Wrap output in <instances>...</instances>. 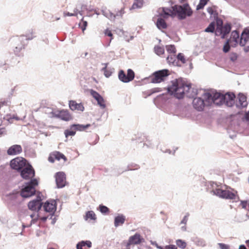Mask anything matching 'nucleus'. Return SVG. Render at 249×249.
<instances>
[{"mask_svg": "<svg viewBox=\"0 0 249 249\" xmlns=\"http://www.w3.org/2000/svg\"><path fill=\"white\" fill-rule=\"evenodd\" d=\"M172 85L168 87V93L178 99H182L185 95L189 98H194L198 94V90L192 88V84H186L182 78L171 81Z\"/></svg>", "mask_w": 249, "mask_h": 249, "instance_id": "1", "label": "nucleus"}, {"mask_svg": "<svg viewBox=\"0 0 249 249\" xmlns=\"http://www.w3.org/2000/svg\"><path fill=\"white\" fill-rule=\"evenodd\" d=\"M174 11V16L177 17L179 20L185 19L193 15V11L188 3L183 4H175L172 6Z\"/></svg>", "mask_w": 249, "mask_h": 249, "instance_id": "2", "label": "nucleus"}, {"mask_svg": "<svg viewBox=\"0 0 249 249\" xmlns=\"http://www.w3.org/2000/svg\"><path fill=\"white\" fill-rule=\"evenodd\" d=\"M38 184L36 178L31 179L29 181L24 183L21 189L20 195L23 198H28L35 195L36 186Z\"/></svg>", "mask_w": 249, "mask_h": 249, "instance_id": "3", "label": "nucleus"}, {"mask_svg": "<svg viewBox=\"0 0 249 249\" xmlns=\"http://www.w3.org/2000/svg\"><path fill=\"white\" fill-rule=\"evenodd\" d=\"M212 190L210 193L213 195L219 197L226 199H235L236 195L229 190H222L217 188V184L214 182L210 181L209 183Z\"/></svg>", "mask_w": 249, "mask_h": 249, "instance_id": "4", "label": "nucleus"}, {"mask_svg": "<svg viewBox=\"0 0 249 249\" xmlns=\"http://www.w3.org/2000/svg\"><path fill=\"white\" fill-rule=\"evenodd\" d=\"M203 96L206 106H211L213 104L216 106H219V101L220 98L221 93L217 92L216 90L212 92H206L205 90H203L202 93Z\"/></svg>", "mask_w": 249, "mask_h": 249, "instance_id": "5", "label": "nucleus"}, {"mask_svg": "<svg viewBox=\"0 0 249 249\" xmlns=\"http://www.w3.org/2000/svg\"><path fill=\"white\" fill-rule=\"evenodd\" d=\"M11 41L13 43L14 53L17 55H19V53L25 49L28 43L25 41L24 36L13 37L11 38Z\"/></svg>", "mask_w": 249, "mask_h": 249, "instance_id": "6", "label": "nucleus"}, {"mask_svg": "<svg viewBox=\"0 0 249 249\" xmlns=\"http://www.w3.org/2000/svg\"><path fill=\"white\" fill-rule=\"evenodd\" d=\"M216 30L219 32L222 39L225 38L231 32V25L230 23L227 22L223 25L222 20L218 19L217 20Z\"/></svg>", "mask_w": 249, "mask_h": 249, "instance_id": "7", "label": "nucleus"}, {"mask_svg": "<svg viewBox=\"0 0 249 249\" xmlns=\"http://www.w3.org/2000/svg\"><path fill=\"white\" fill-rule=\"evenodd\" d=\"M135 77V73L134 71L128 69L127 71V73H125L123 70H120L118 72V78L119 80L123 83H129L132 81Z\"/></svg>", "mask_w": 249, "mask_h": 249, "instance_id": "8", "label": "nucleus"}, {"mask_svg": "<svg viewBox=\"0 0 249 249\" xmlns=\"http://www.w3.org/2000/svg\"><path fill=\"white\" fill-rule=\"evenodd\" d=\"M169 71L163 69L155 71L153 73L154 77L152 78V83H159L164 81V78L169 75Z\"/></svg>", "mask_w": 249, "mask_h": 249, "instance_id": "9", "label": "nucleus"}, {"mask_svg": "<svg viewBox=\"0 0 249 249\" xmlns=\"http://www.w3.org/2000/svg\"><path fill=\"white\" fill-rule=\"evenodd\" d=\"M10 164L12 169L19 172L25 166V160L23 158L17 157L12 160Z\"/></svg>", "mask_w": 249, "mask_h": 249, "instance_id": "10", "label": "nucleus"}, {"mask_svg": "<svg viewBox=\"0 0 249 249\" xmlns=\"http://www.w3.org/2000/svg\"><path fill=\"white\" fill-rule=\"evenodd\" d=\"M19 172L22 178L25 179L31 180L35 176V171L31 165L25 166Z\"/></svg>", "mask_w": 249, "mask_h": 249, "instance_id": "11", "label": "nucleus"}, {"mask_svg": "<svg viewBox=\"0 0 249 249\" xmlns=\"http://www.w3.org/2000/svg\"><path fill=\"white\" fill-rule=\"evenodd\" d=\"M54 178L57 188H62L66 185V178L64 172H56L54 175Z\"/></svg>", "mask_w": 249, "mask_h": 249, "instance_id": "12", "label": "nucleus"}, {"mask_svg": "<svg viewBox=\"0 0 249 249\" xmlns=\"http://www.w3.org/2000/svg\"><path fill=\"white\" fill-rule=\"evenodd\" d=\"M56 206L57 203L56 200L49 199L44 203L43 209L46 212L52 213V216H53L56 210Z\"/></svg>", "mask_w": 249, "mask_h": 249, "instance_id": "13", "label": "nucleus"}, {"mask_svg": "<svg viewBox=\"0 0 249 249\" xmlns=\"http://www.w3.org/2000/svg\"><path fill=\"white\" fill-rule=\"evenodd\" d=\"M192 104L193 107L199 111H202L206 106L204 100L201 97L193 98Z\"/></svg>", "mask_w": 249, "mask_h": 249, "instance_id": "14", "label": "nucleus"}, {"mask_svg": "<svg viewBox=\"0 0 249 249\" xmlns=\"http://www.w3.org/2000/svg\"><path fill=\"white\" fill-rule=\"evenodd\" d=\"M90 93L92 96L97 102L98 105L101 108L103 109L106 107L103 97L98 92L91 89L90 90Z\"/></svg>", "mask_w": 249, "mask_h": 249, "instance_id": "15", "label": "nucleus"}, {"mask_svg": "<svg viewBox=\"0 0 249 249\" xmlns=\"http://www.w3.org/2000/svg\"><path fill=\"white\" fill-rule=\"evenodd\" d=\"M247 97L243 93H239L236 100L235 106L236 107L239 108H244L247 107Z\"/></svg>", "mask_w": 249, "mask_h": 249, "instance_id": "16", "label": "nucleus"}, {"mask_svg": "<svg viewBox=\"0 0 249 249\" xmlns=\"http://www.w3.org/2000/svg\"><path fill=\"white\" fill-rule=\"evenodd\" d=\"M249 39V27H246L243 30L240 36L239 45L242 47H245Z\"/></svg>", "mask_w": 249, "mask_h": 249, "instance_id": "17", "label": "nucleus"}, {"mask_svg": "<svg viewBox=\"0 0 249 249\" xmlns=\"http://www.w3.org/2000/svg\"><path fill=\"white\" fill-rule=\"evenodd\" d=\"M22 147L19 144H14L10 146L7 150V154L8 155H16L21 153Z\"/></svg>", "mask_w": 249, "mask_h": 249, "instance_id": "18", "label": "nucleus"}, {"mask_svg": "<svg viewBox=\"0 0 249 249\" xmlns=\"http://www.w3.org/2000/svg\"><path fill=\"white\" fill-rule=\"evenodd\" d=\"M162 11L159 14L160 17L163 18H167L169 17L174 18V11L172 8L162 7Z\"/></svg>", "mask_w": 249, "mask_h": 249, "instance_id": "19", "label": "nucleus"}, {"mask_svg": "<svg viewBox=\"0 0 249 249\" xmlns=\"http://www.w3.org/2000/svg\"><path fill=\"white\" fill-rule=\"evenodd\" d=\"M42 201L40 193L37 194L36 198L34 200L30 201L28 204V207L29 210L35 211L36 209V206L39 203Z\"/></svg>", "mask_w": 249, "mask_h": 249, "instance_id": "20", "label": "nucleus"}, {"mask_svg": "<svg viewBox=\"0 0 249 249\" xmlns=\"http://www.w3.org/2000/svg\"><path fill=\"white\" fill-rule=\"evenodd\" d=\"M69 106L70 108L72 111L77 110L83 111L85 109L83 105L81 103H77L76 101L74 100H70L69 101Z\"/></svg>", "mask_w": 249, "mask_h": 249, "instance_id": "21", "label": "nucleus"}, {"mask_svg": "<svg viewBox=\"0 0 249 249\" xmlns=\"http://www.w3.org/2000/svg\"><path fill=\"white\" fill-rule=\"evenodd\" d=\"M193 243L198 247H205L207 245L206 241L203 238L197 236H193L191 238Z\"/></svg>", "mask_w": 249, "mask_h": 249, "instance_id": "22", "label": "nucleus"}, {"mask_svg": "<svg viewBox=\"0 0 249 249\" xmlns=\"http://www.w3.org/2000/svg\"><path fill=\"white\" fill-rule=\"evenodd\" d=\"M129 240L133 245H138L143 242L144 239L141 236L139 233L136 232L134 235L131 236Z\"/></svg>", "mask_w": 249, "mask_h": 249, "instance_id": "23", "label": "nucleus"}, {"mask_svg": "<svg viewBox=\"0 0 249 249\" xmlns=\"http://www.w3.org/2000/svg\"><path fill=\"white\" fill-rule=\"evenodd\" d=\"M125 216L123 214H118V215L114 217V224L116 228L119 226L123 225L125 221Z\"/></svg>", "mask_w": 249, "mask_h": 249, "instance_id": "24", "label": "nucleus"}, {"mask_svg": "<svg viewBox=\"0 0 249 249\" xmlns=\"http://www.w3.org/2000/svg\"><path fill=\"white\" fill-rule=\"evenodd\" d=\"M220 98L219 101V106H220L223 104L229 107H232L235 104V101H227L226 95H224L221 93Z\"/></svg>", "mask_w": 249, "mask_h": 249, "instance_id": "25", "label": "nucleus"}, {"mask_svg": "<svg viewBox=\"0 0 249 249\" xmlns=\"http://www.w3.org/2000/svg\"><path fill=\"white\" fill-rule=\"evenodd\" d=\"M59 119L65 121H69L72 120V117L68 110L62 109L60 110Z\"/></svg>", "mask_w": 249, "mask_h": 249, "instance_id": "26", "label": "nucleus"}, {"mask_svg": "<svg viewBox=\"0 0 249 249\" xmlns=\"http://www.w3.org/2000/svg\"><path fill=\"white\" fill-rule=\"evenodd\" d=\"M249 219V213L246 214L239 213L235 215L234 217V221L238 223L243 222Z\"/></svg>", "mask_w": 249, "mask_h": 249, "instance_id": "27", "label": "nucleus"}, {"mask_svg": "<svg viewBox=\"0 0 249 249\" xmlns=\"http://www.w3.org/2000/svg\"><path fill=\"white\" fill-rule=\"evenodd\" d=\"M6 196L8 197V200L11 202L13 205H15V202L18 196V193L17 191H14L9 194H6Z\"/></svg>", "mask_w": 249, "mask_h": 249, "instance_id": "28", "label": "nucleus"}, {"mask_svg": "<svg viewBox=\"0 0 249 249\" xmlns=\"http://www.w3.org/2000/svg\"><path fill=\"white\" fill-rule=\"evenodd\" d=\"M166 60L168 63L172 64L174 66L178 67H181V65L179 64L178 61H177V56H176L174 54H171L168 55L167 57Z\"/></svg>", "mask_w": 249, "mask_h": 249, "instance_id": "29", "label": "nucleus"}, {"mask_svg": "<svg viewBox=\"0 0 249 249\" xmlns=\"http://www.w3.org/2000/svg\"><path fill=\"white\" fill-rule=\"evenodd\" d=\"M156 26L157 28L160 29H165L167 27V24L164 19L161 17L158 18L156 22Z\"/></svg>", "mask_w": 249, "mask_h": 249, "instance_id": "30", "label": "nucleus"}, {"mask_svg": "<svg viewBox=\"0 0 249 249\" xmlns=\"http://www.w3.org/2000/svg\"><path fill=\"white\" fill-rule=\"evenodd\" d=\"M90 126V124H87L86 125L80 124H73L71 125V129H74L75 130L81 131L85 130L86 129L89 128Z\"/></svg>", "mask_w": 249, "mask_h": 249, "instance_id": "31", "label": "nucleus"}, {"mask_svg": "<svg viewBox=\"0 0 249 249\" xmlns=\"http://www.w3.org/2000/svg\"><path fill=\"white\" fill-rule=\"evenodd\" d=\"M101 12L102 14L108 19H114L115 18H116V16H114V14L113 13H112L109 10L106 8L102 9L101 10Z\"/></svg>", "mask_w": 249, "mask_h": 249, "instance_id": "32", "label": "nucleus"}, {"mask_svg": "<svg viewBox=\"0 0 249 249\" xmlns=\"http://www.w3.org/2000/svg\"><path fill=\"white\" fill-rule=\"evenodd\" d=\"M240 36L239 32L236 30H234L231 32V38L232 42H239L240 40Z\"/></svg>", "mask_w": 249, "mask_h": 249, "instance_id": "33", "label": "nucleus"}, {"mask_svg": "<svg viewBox=\"0 0 249 249\" xmlns=\"http://www.w3.org/2000/svg\"><path fill=\"white\" fill-rule=\"evenodd\" d=\"M52 155L54 157V159L57 160H59L61 159H63L64 161L67 160L66 156L63 154L58 151L54 152Z\"/></svg>", "mask_w": 249, "mask_h": 249, "instance_id": "34", "label": "nucleus"}, {"mask_svg": "<svg viewBox=\"0 0 249 249\" xmlns=\"http://www.w3.org/2000/svg\"><path fill=\"white\" fill-rule=\"evenodd\" d=\"M12 91L8 95L7 98L6 100L0 101V113H1V108L3 106H8L9 104L10 103V99L12 96Z\"/></svg>", "mask_w": 249, "mask_h": 249, "instance_id": "35", "label": "nucleus"}, {"mask_svg": "<svg viewBox=\"0 0 249 249\" xmlns=\"http://www.w3.org/2000/svg\"><path fill=\"white\" fill-rule=\"evenodd\" d=\"M231 43V38L227 39L223 47V52H224L225 53H227L230 51L231 47L230 43Z\"/></svg>", "mask_w": 249, "mask_h": 249, "instance_id": "36", "label": "nucleus"}, {"mask_svg": "<svg viewBox=\"0 0 249 249\" xmlns=\"http://www.w3.org/2000/svg\"><path fill=\"white\" fill-rule=\"evenodd\" d=\"M215 23L214 21L211 22L208 27L205 28L204 32L207 33H213L215 31Z\"/></svg>", "mask_w": 249, "mask_h": 249, "instance_id": "37", "label": "nucleus"}, {"mask_svg": "<svg viewBox=\"0 0 249 249\" xmlns=\"http://www.w3.org/2000/svg\"><path fill=\"white\" fill-rule=\"evenodd\" d=\"M88 219L91 220H96V217L94 212L92 211H89L86 212L85 216V219L87 220Z\"/></svg>", "mask_w": 249, "mask_h": 249, "instance_id": "38", "label": "nucleus"}, {"mask_svg": "<svg viewBox=\"0 0 249 249\" xmlns=\"http://www.w3.org/2000/svg\"><path fill=\"white\" fill-rule=\"evenodd\" d=\"M113 71V69L107 68L106 67H103L101 69V71L104 72V75L107 78H108L111 75Z\"/></svg>", "mask_w": 249, "mask_h": 249, "instance_id": "39", "label": "nucleus"}, {"mask_svg": "<svg viewBox=\"0 0 249 249\" xmlns=\"http://www.w3.org/2000/svg\"><path fill=\"white\" fill-rule=\"evenodd\" d=\"M143 5V0H135L131 9L141 8Z\"/></svg>", "mask_w": 249, "mask_h": 249, "instance_id": "40", "label": "nucleus"}, {"mask_svg": "<svg viewBox=\"0 0 249 249\" xmlns=\"http://www.w3.org/2000/svg\"><path fill=\"white\" fill-rule=\"evenodd\" d=\"M24 36L25 41L27 42V41L31 40L33 39L34 37H35V36H34V33L33 30L29 31L28 33H26L25 35H23Z\"/></svg>", "mask_w": 249, "mask_h": 249, "instance_id": "41", "label": "nucleus"}, {"mask_svg": "<svg viewBox=\"0 0 249 249\" xmlns=\"http://www.w3.org/2000/svg\"><path fill=\"white\" fill-rule=\"evenodd\" d=\"M177 61H180L182 64H185L186 61H188L189 59H186L184 55L181 53H179L177 55Z\"/></svg>", "mask_w": 249, "mask_h": 249, "instance_id": "42", "label": "nucleus"}, {"mask_svg": "<svg viewBox=\"0 0 249 249\" xmlns=\"http://www.w3.org/2000/svg\"><path fill=\"white\" fill-rule=\"evenodd\" d=\"M209 1V0H200L199 3L196 6V10L203 9Z\"/></svg>", "mask_w": 249, "mask_h": 249, "instance_id": "43", "label": "nucleus"}, {"mask_svg": "<svg viewBox=\"0 0 249 249\" xmlns=\"http://www.w3.org/2000/svg\"><path fill=\"white\" fill-rule=\"evenodd\" d=\"M177 246L179 248L184 249L186 247L187 243L181 239H178L176 241Z\"/></svg>", "mask_w": 249, "mask_h": 249, "instance_id": "44", "label": "nucleus"}, {"mask_svg": "<svg viewBox=\"0 0 249 249\" xmlns=\"http://www.w3.org/2000/svg\"><path fill=\"white\" fill-rule=\"evenodd\" d=\"M99 209L100 212L104 214L108 213L109 212V209L103 204H100L99 205Z\"/></svg>", "mask_w": 249, "mask_h": 249, "instance_id": "45", "label": "nucleus"}, {"mask_svg": "<svg viewBox=\"0 0 249 249\" xmlns=\"http://www.w3.org/2000/svg\"><path fill=\"white\" fill-rule=\"evenodd\" d=\"M167 51L170 53H175L176 49L174 45H169L166 46Z\"/></svg>", "mask_w": 249, "mask_h": 249, "instance_id": "46", "label": "nucleus"}, {"mask_svg": "<svg viewBox=\"0 0 249 249\" xmlns=\"http://www.w3.org/2000/svg\"><path fill=\"white\" fill-rule=\"evenodd\" d=\"M75 130L73 129V130H72V129H67L65 131V137L66 138H68L69 136H74L75 134Z\"/></svg>", "mask_w": 249, "mask_h": 249, "instance_id": "47", "label": "nucleus"}, {"mask_svg": "<svg viewBox=\"0 0 249 249\" xmlns=\"http://www.w3.org/2000/svg\"><path fill=\"white\" fill-rule=\"evenodd\" d=\"M227 101H235V95L233 93L228 92L226 94Z\"/></svg>", "mask_w": 249, "mask_h": 249, "instance_id": "48", "label": "nucleus"}, {"mask_svg": "<svg viewBox=\"0 0 249 249\" xmlns=\"http://www.w3.org/2000/svg\"><path fill=\"white\" fill-rule=\"evenodd\" d=\"M227 101H235V95L233 93L228 92L226 94Z\"/></svg>", "mask_w": 249, "mask_h": 249, "instance_id": "49", "label": "nucleus"}, {"mask_svg": "<svg viewBox=\"0 0 249 249\" xmlns=\"http://www.w3.org/2000/svg\"><path fill=\"white\" fill-rule=\"evenodd\" d=\"M154 49L156 54L159 55L163 54L164 52V49L159 46H155Z\"/></svg>", "mask_w": 249, "mask_h": 249, "instance_id": "50", "label": "nucleus"}, {"mask_svg": "<svg viewBox=\"0 0 249 249\" xmlns=\"http://www.w3.org/2000/svg\"><path fill=\"white\" fill-rule=\"evenodd\" d=\"M240 204L242 206V208L248 210L249 212L248 213H249V203L248 202V201L241 200Z\"/></svg>", "mask_w": 249, "mask_h": 249, "instance_id": "51", "label": "nucleus"}, {"mask_svg": "<svg viewBox=\"0 0 249 249\" xmlns=\"http://www.w3.org/2000/svg\"><path fill=\"white\" fill-rule=\"evenodd\" d=\"M52 117L59 118L60 116V110L52 111L51 113Z\"/></svg>", "mask_w": 249, "mask_h": 249, "instance_id": "52", "label": "nucleus"}, {"mask_svg": "<svg viewBox=\"0 0 249 249\" xmlns=\"http://www.w3.org/2000/svg\"><path fill=\"white\" fill-rule=\"evenodd\" d=\"M105 35L107 36H108L109 37H110V42L111 41V40L113 39V34L111 32V31L108 29H106L105 31Z\"/></svg>", "mask_w": 249, "mask_h": 249, "instance_id": "53", "label": "nucleus"}, {"mask_svg": "<svg viewBox=\"0 0 249 249\" xmlns=\"http://www.w3.org/2000/svg\"><path fill=\"white\" fill-rule=\"evenodd\" d=\"M81 243L85 246H87L88 248L91 247L92 243L89 240L81 241Z\"/></svg>", "mask_w": 249, "mask_h": 249, "instance_id": "54", "label": "nucleus"}, {"mask_svg": "<svg viewBox=\"0 0 249 249\" xmlns=\"http://www.w3.org/2000/svg\"><path fill=\"white\" fill-rule=\"evenodd\" d=\"M189 215V214L188 213H186V214L183 217V219L181 221L180 224H186Z\"/></svg>", "mask_w": 249, "mask_h": 249, "instance_id": "55", "label": "nucleus"}, {"mask_svg": "<svg viewBox=\"0 0 249 249\" xmlns=\"http://www.w3.org/2000/svg\"><path fill=\"white\" fill-rule=\"evenodd\" d=\"M218 245L220 249H229L230 248V246L224 243H218Z\"/></svg>", "mask_w": 249, "mask_h": 249, "instance_id": "56", "label": "nucleus"}, {"mask_svg": "<svg viewBox=\"0 0 249 249\" xmlns=\"http://www.w3.org/2000/svg\"><path fill=\"white\" fill-rule=\"evenodd\" d=\"M89 10L87 8V6L86 5H85V4H83L81 5V11H79L78 12V13L79 14H80L81 15H82V12L85 11V10Z\"/></svg>", "mask_w": 249, "mask_h": 249, "instance_id": "57", "label": "nucleus"}, {"mask_svg": "<svg viewBox=\"0 0 249 249\" xmlns=\"http://www.w3.org/2000/svg\"><path fill=\"white\" fill-rule=\"evenodd\" d=\"M77 13H70L69 12H64V17H66V16H69V17L77 16Z\"/></svg>", "mask_w": 249, "mask_h": 249, "instance_id": "58", "label": "nucleus"}, {"mask_svg": "<svg viewBox=\"0 0 249 249\" xmlns=\"http://www.w3.org/2000/svg\"><path fill=\"white\" fill-rule=\"evenodd\" d=\"M237 58V55L236 53H233L231 54V56L230 57V59L232 61H235Z\"/></svg>", "mask_w": 249, "mask_h": 249, "instance_id": "59", "label": "nucleus"}, {"mask_svg": "<svg viewBox=\"0 0 249 249\" xmlns=\"http://www.w3.org/2000/svg\"><path fill=\"white\" fill-rule=\"evenodd\" d=\"M124 8H121L120 10H119L114 16H116V17H122V15L124 14Z\"/></svg>", "mask_w": 249, "mask_h": 249, "instance_id": "60", "label": "nucleus"}, {"mask_svg": "<svg viewBox=\"0 0 249 249\" xmlns=\"http://www.w3.org/2000/svg\"><path fill=\"white\" fill-rule=\"evenodd\" d=\"M165 249H178L177 246L175 245H169L165 247Z\"/></svg>", "mask_w": 249, "mask_h": 249, "instance_id": "61", "label": "nucleus"}, {"mask_svg": "<svg viewBox=\"0 0 249 249\" xmlns=\"http://www.w3.org/2000/svg\"><path fill=\"white\" fill-rule=\"evenodd\" d=\"M243 118L246 121L249 122V110L245 112Z\"/></svg>", "mask_w": 249, "mask_h": 249, "instance_id": "62", "label": "nucleus"}, {"mask_svg": "<svg viewBox=\"0 0 249 249\" xmlns=\"http://www.w3.org/2000/svg\"><path fill=\"white\" fill-rule=\"evenodd\" d=\"M88 23L86 21H83L82 25L81 26V29L83 31L86 30V27L87 26Z\"/></svg>", "mask_w": 249, "mask_h": 249, "instance_id": "63", "label": "nucleus"}, {"mask_svg": "<svg viewBox=\"0 0 249 249\" xmlns=\"http://www.w3.org/2000/svg\"><path fill=\"white\" fill-rule=\"evenodd\" d=\"M85 246V245H83L81 243V241L79 242L76 244V249H83V247Z\"/></svg>", "mask_w": 249, "mask_h": 249, "instance_id": "64", "label": "nucleus"}]
</instances>
